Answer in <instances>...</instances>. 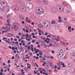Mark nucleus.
I'll return each mask as SVG.
<instances>
[{
    "label": "nucleus",
    "instance_id": "nucleus-12",
    "mask_svg": "<svg viewBox=\"0 0 75 75\" xmlns=\"http://www.w3.org/2000/svg\"><path fill=\"white\" fill-rule=\"evenodd\" d=\"M10 29H11L10 28V27L8 28H6V32H8V31H10Z\"/></svg>",
    "mask_w": 75,
    "mask_h": 75
},
{
    "label": "nucleus",
    "instance_id": "nucleus-32",
    "mask_svg": "<svg viewBox=\"0 0 75 75\" xmlns=\"http://www.w3.org/2000/svg\"><path fill=\"white\" fill-rule=\"evenodd\" d=\"M10 17V14H8V15H7L6 17H7L8 18H9V17Z\"/></svg>",
    "mask_w": 75,
    "mask_h": 75
},
{
    "label": "nucleus",
    "instance_id": "nucleus-59",
    "mask_svg": "<svg viewBox=\"0 0 75 75\" xmlns=\"http://www.w3.org/2000/svg\"><path fill=\"white\" fill-rule=\"evenodd\" d=\"M61 17L60 16H59V20H61Z\"/></svg>",
    "mask_w": 75,
    "mask_h": 75
},
{
    "label": "nucleus",
    "instance_id": "nucleus-21",
    "mask_svg": "<svg viewBox=\"0 0 75 75\" xmlns=\"http://www.w3.org/2000/svg\"><path fill=\"white\" fill-rule=\"evenodd\" d=\"M33 58H36V59H39V57H37V56L36 57V56H33Z\"/></svg>",
    "mask_w": 75,
    "mask_h": 75
},
{
    "label": "nucleus",
    "instance_id": "nucleus-28",
    "mask_svg": "<svg viewBox=\"0 0 75 75\" xmlns=\"http://www.w3.org/2000/svg\"><path fill=\"white\" fill-rule=\"evenodd\" d=\"M61 43L62 45H65V43H64V42H63L62 41L61 42Z\"/></svg>",
    "mask_w": 75,
    "mask_h": 75
},
{
    "label": "nucleus",
    "instance_id": "nucleus-13",
    "mask_svg": "<svg viewBox=\"0 0 75 75\" xmlns=\"http://www.w3.org/2000/svg\"><path fill=\"white\" fill-rule=\"evenodd\" d=\"M26 22L28 23H31V21L29 19H27L26 20Z\"/></svg>",
    "mask_w": 75,
    "mask_h": 75
},
{
    "label": "nucleus",
    "instance_id": "nucleus-62",
    "mask_svg": "<svg viewBox=\"0 0 75 75\" xmlns=\"http://www.w3.org/2000/svg\"><path fill=\"white\" fill-rule=\"evenodd\" d=\"M3 73L2 72H1L0 73V75H3Z\"/></svg>",
    "mask_w": 75,
    "mask_h": 75
},
{
    "label": "nucleus",
    "instance_id": "nucleus-16",
    "mask_svg": "<svg viewBox=\"0 0 75 75\" xmlns=\"http://www.w3.org/2000/svg\"><path fill=\"white\" fill-rule=\"evenodd\" d=\"M16 57H17V58H18V59H20V56H18V54H16Z\"/></svg>",
    "mask_w": 75,
    "mask_h": 75
},
{
    "label": "nucleus",
    "instance_id": "nucleus-19",
    "mask_svg": "<svg viewBox=\"0 0 75 75\" xmlns=\"http://www.w3.org/2000/svg\"><path fill=\"white\" fill-rule=\"evenodd\" d=\"M38 26L40 27V28H43V27L42 26V25H41V24H38Z\"/></svg>",
    "mask_w": 75,
    "mask_h": 75
},
{
    "label": "nucleus",
    "instance_id": "nucleus-48",
    "mask_svg": "<svg viewBox=\"0 0 75 75\" xmlns=\"http://www.w3.org/2000/svg\"><path fill=\"white\" fill-rule=\"evenodd\" d=\"M39 54H40V55H43V54H42V53L41 52H40Z\"/></svg>",
    "mask_w": 75,
    "mask_h": 75
},
{
    "label": "nucleus",
    "instance_id": "nucleus-34",
    "mask_svg": "<svg viewBox=\"0 0 75 75\" xmlns=\"http://www.w3.org/2000/svg\"><path fill=\"white\" fill-rule=\"evenodd\" d=\"M20 19H21V20H24V18L20 16Z\"/></svg>",
    "mask_w": 75,
    "mask_h": 75
},
{
    "label": "nucleus",
    "instance_id": "nucleus-45",
    "mask_svg": "<svg viewBox=\"0 0 75 75\" xmlns=\"http://www.w3.org/2000/svg\"><path fill=\"white\" fill-rule=\"evenodd\" d=\"M29 53L30 54V55L31 56H33V54H32V53H31V52H29Z\"/></svg>",
    "mask_w": 75,
    "mask_h": 75
},
{
    "label": "nucleus",
    "instance_id": "nucleus-10",
    "mask_svg": "<svg viewBox=\"0 0 75 75\" xmlns=\"http://www.w3.org/2000/svg\"><path fill=\"white\" fill-rule=\"evenodd\" d=\"M58 56H60V58H61V57H62L64 56V54L62 53L61 54L60 53H58Z\"/></svg>",
    "mask_w": 75,
    "mask_h": 75
},
{
    "label": "nucleus",
    "instance_id": "nucleus-44",
    "mask_svg": "<svg viewBox=\"0 0 75 75\" xmlns=\"http://www.w3.org/2000/svg\"><path fill=\"white\" fill-rule=\"evenodd\" d=\"M28 48L29 50L30 49H31V47L30 46H28Z\"/></svg>",
    "mask_w": 75,
    "mask_h": 75
},
{
    "label": "nucleus",
    "instance_id": "nucleus-51",
    "mask_svg": "<svg viewBox=\"0 0 75 75\" xmlns=\"http://www.w3.org/2000/svg\"><path fill=\"white\" fill-rule=\"evenodd\" d=\"M1 72H3V69H1L0 70Z\"/></svg>",
    "mask_w": 75,
    "mask_h": 75
},
{
    "label": "nucleus",
    "instance_id": "nucleus-18",
    "mask_svg": "<svg viewBox=\"0 0 75 75\" xmlns=\"http://www.w3.org/2000/svg\"><path fill=\"white\" fill-rule=\"evenodd\" d=\"M16 57H17V58H18V59H20V56H18V54H16Z\"/></svg>",
    "mask_w": 75,
    "mask_h": 75
},
{
    "label": "nucleus",
    "instance_id": "nucleus-50",
    "mask_svg": "<svg viewBox=\"0 0 75 75\" xmlns=\"http://www.w3.org/2000/svg\"><path fill=\"white\" fill-rule=\"evenodd\" d=\"M34 74H37V72L35 71H33Z\"/></svg>",
    "mask_w": 75,
    "mask_h": 75
},
{
    "label": "nucleus",
    "instance_id": "nucleus-33",
    "mask_svg": "<svg viewBox=\"0 0 75 75\" xmlns=\"http://www.w3.org/2000/svg\"><path fill=\"white\" fill-rule=\"evenodd\" d=\"M2 4H5V2H2L1 3V5L2 6H3V5H2Z\"/></svg>",
    "mask_w": 75,
    "mask_h": 75
},
{
    "label": "nucleus",
    "instance_id": "nucleus-54",
    "mask_svg": "<svg viewBox=\"0 0 75 75\" xmlns=\"http://www.w3.org/2000/svg\"><path fill=\"white\" fill-rule=\"evenodd\" d=\"M51 59H53L54 58V57L52 56H51L50 57Z\"/></svg>",
    "mask_w": 75,
    "mask_h": 75
},
{
    "label": "nucleus",
    "instance_id": "nucleus-8",
    "mask_svg": "<svg viewBox=\"0 0 75 75\" xmlns=\"http://www.w3.org/2000/svg\"><path fill=\"white\" fill-rule=\"evenodd\" d=\"M70 57L72 59H73L75 57V53H73L70 55Z\"/></svg>",
    "mask_w": 75,
    "mask_h": 75
},
{
    "label": "nucleus",
    "instance_id": "nucleus-37",
    "mask_svg": "<svg viewBox=\"0 0 75 75\" xmlns=\"http://www.w3.org/2000/svg\"><path fill=\"white\" fill-rule=\"evenodd\" d=\"M28 34H27L26 35V38H28Z\"/></svg>",
    "mask_w": 75,
    "mask_h": 75
},
{
    "label": "nucleus",
    "instance_id": "nucleus-53",
    "mask_svg": "<svg viewBox=\"0 0 75 75\" xmlns=\"http://www.w3.org/2000/svg\"><path fill=\"white\" fill-rule=\"evenodd\" d=\"M52 40H56V38H52Z\"/></svg>",
    "mask_w": 75,
    "mask_h": 75
},
{
    "label": "nucleus",
    "instance_id": "nucleus-17",
    "mask_svg": "<svg viewBox=\"0 0 75 75\" xmlns=\"http://www.w3.org/2000/svg\"><path fill=\"white\" fill-rule=\"evenodd\" d=\"M16 57H17V58H18V59H20V56H18V54H16Z\"/></svg>",
    "mask_w": 75,
    "mask_h": 75
},
{
    "label": "nucleus",
    "instance_id": "nucleus-41",
    "mask_svg": "<svg viewBox=\"0 0 75 75\" xmlns=\"http://www.w3.org/2000/svg\"><path fill=\"white\" fill-rule=\"evenodd\" d=\"M12 50L13 51V50H15V47H12Z\"/></svg>",
    "mask_w": 75,
    "mask_h": 75
},
{
    "label": "nucleus",
    "instance_id": "nucleus-46",
    "mask_svg": "<svg viewBox=\"0 0 75 75\" xmlns=\"http://www.w3.org/2000/svg\"><path fill=\"white\" fill-rule=\"evenodd\" d=\"M16 44H18V42L17 41L15 42Z\"/></svg>",
    "mask_w": 75,
    "mask_h": 75
},
{
    "label": "nucleus",
    "instance_id": "nucleus-61",
    "mask_svg": "<svg viewBox=\"0 0 75 75\" xmlns=\"http://www.w3.org/2000/svg\"><path fill=\"white\" fill-rule=\"evenodd\" d=\"M16 38H20V36H16Z\"/></svg>",
    "mask_w": 75,
    "mask_h": 75
},
{
    "label": "nucleus",
    "instance_id": "nucleus-26",
    "mask_svg": "<svg viewBox=\"0 0 75 75\" xmlns=\"http://www.w3.org/2000/svg\"><path fill=\"white\" fill-rule=\"evenodd\" d=\"M41 8H40L38 7L36 9V11H37V10H38V11H40V10Z\"/></svg>",
    "mask_w": 75,
    "mask_h": 75
},
{
    "label": "nucleus",
    "instance_id": "nucleus-47",
    "mask_svg": "<svg viewBox=\"0 0 75 75\" xmlns=\"http://www.w3.org/2000/svg\"><path fill=\"white\" fill-rule=\"evenodd\" d=\"M7 70L8 72H10V68H8L7 69Z\"/></svg>",
    "mask_w": 75,
    "mask_h": 75
},
{
    "label": "nucleus",
    "instance_id": "nucleus-22",
    "mask_svg": "<svg viewBox=\"0 0 75 75\" xmlns=\"http://www.w3.org/2000/svg\"><path fill=\"white\" fill-rule=\"evenodd\" d=\"M51 23L52 24H55V21L54 20L52 21Z\"/></svg>",
    "mask_w": 75,
    "mask_h": 75
},
{
    "label": "nucleus",
    "instance_id": "nucleus-63",
    "mask_svg": "<svg viewBox=\"0 0 75 75\" xmlns=\"http://www.w3.org/2000/svg\"><path fill=\"white\" fill-rule=\"evenodd\" d=\"M13 38L11 37V41H13Z\"/></svg>",
    "mask_w": 75,
    "mask_h": 75
},
{
    "label": "nucleus",
    "instance_id": "nucleus-38",
    "mask_svg": "<svg viewBox=\"0 0 75 75\" xmlns=\"http://www.w3.org/2000/svg\"><path fill=\"white\" fill-rule=\"evenodd\" d=\"M59 23H62V20H61V19L59 20V21H58Z\"/></svg>",
    "mask_w": 75,
    "mask_h": 75
},
{
    "label": "nucleus",
    "instance_id": "nucleus-42",
    "mask_svg": "<svg viewBox=\"0 0 75 75\" xmlns=\"http://www.w3.org/2000/svg\"><path fill=\"white\" fill-rule=\"evenodd\" d=\"M54 68L55 69H57V65H55L54 67Z\"/></svg>",
    "mask_w": 75,
    "mask_h": 75
},
{
    "label": "nucleus",
    "instance_id": "nucleus-23",
    "mask_svg": "<svg viewBox=\"0 0 75 75\" xmlns=\"http://www.w3.org/2000/svg\"><path fill=\"white\" fill-rule=\"evenodd\" d=\"M42 69V70L43 71H44V72H45V69H42L41 68H39V70L40 71H41V70Z\"/></svg>",
    "mask_w": 75,
    "mask_h": 75
},
{
    "label": "nucleus",
    "instance_id": "nucleus-35",
    "mask_svg": "<svg viewBox=\"0 0 75 75\" xmlns=\"http://www.w3.org/2000/svg\"><path fill=\"white\" fill-rule=\"evenodd\" d=\"M37 3L40 4V0H37Z\"/></svg>",
    "mask_w": 75,
    "mask_h": 75
},
{
    "label": "nucleus",
    "instance_id": "nucleus-11",
    "mask_svg": "<svg viewBox=\"0 0 75 75\" xmlns=\"http://www.w3.org/2000/svg\"><path fill=\"white\" fill-rule=\"evenodd\" d=\"M13 35H14L11 33H8V37H13Z\"/></svg>",
    "mask_w": 75,
    "mask_h": 75
},
{
    "label": "nucleus",
    "instance_id": "nucleus-1",
    "mask_svg": "<svg viewBox=\"0 0 75 75\" xmlns=\"http://www.w3.org/2000/svg\"><path fill=\"white\" fill-rule=\"evenodd\" d=\"M41 8L42 11H40L39 12L37 11H36V13L38 15H41V14H44V12L45 11L44 10L42 9V8Z\"/></svg>",
    "mask_w": 75,
    "mask_h": 75
},
{
    "label": "nucleus",
    "instance_id": "nucleus-36",
    "mask_svg": "<svg viewBox=\"0 0 75 75\" xmlns=\"http://www.w3.org/2000/svg\"><path fill=\"white\" fill-rule=\"evenodd\" d=\"M54 44L55 45V46H59V45H58V44L56 43V42L54 43Z\"/></svg>",
    "mask_w": 75,
    "mask_h": 75
},
{
    "label": "nucleus",
    "instance_id": "nucleus-14",
    "mask_svg": "<svg viewBox=\"0 0 75 75\" xmlns=\"http://www.w3.org/2000/svg\"><path fill=\"white\" fill-rule=\"evenodd\" d=\"M49 25H50V27H51V23H50V24H47V26H45V27H46V28H47V27H49Z\"/></svg>",
    "mask_w": 75,
    "mask_h": 75
},
{
    "label": "nucleus",
    "instance_id": "nucleus-57",
    "mask_svg": "<svg viewBox=\"0 0 75 75\" xmlns=\"http://www.w3.org/2000/svg\"><path fill=\"white\" fill-rule=\"evenodd\" d=\"M22 75H24V74H25V73L24 72V71L23 72H22Z\"/></svg>",
    "mask_w": 75,
    "mask_h": 75
},
{
    "label": "nucleus",
    "instance_id": "nucleus-4",
    "mask_svg": "<svg viewBox=\"0 0 75 75\" xmlns=\"http://www.w3.org/2000/svg\"><path fill=\"white\" fill-rule=\"evenodd\" d=\"M51 12L52 13H57V10L55 8L53 7L51 9Z\"/></svg>",
    "mask_w": 75,
    "mask_h": 75
},
{
    "label": "nucleus",
    "instance_id": "nucleus-9",
    "mask_svg": "<svg viewBox=\"0 0 75 75\" xmlns=\"http://www.w3.org/2000/svg\"><path fill=\"white\" fill-rule=\"evenodd\" d=\"M44 4L45 5H47L48 4V2L47 0H45V1H44Z\"/></svg>",
    "mask_w": 75,
    "mask_h": 75
},
{
    "label": "nucleus",
    "instance_id": "nucleus-27",
    "mask_svg": "<svg viewBox=\"0 0 75 75\" xmlns=\"http://www.w3.org/2000/svg\"><path fill=\"white\" fill-rule=\"evenodd\" d=\"M6 42H7V43H8L9 44H11V42H9L7 40H6Z\"/></svg>",
    "mask_w": 75,
    "mask_h": 75
},
{
    "label": "nucleus",
    "instance_id": "nucleus-52",
    "mask_svg": "<svg viewBox=\"0 0 75 75\" xmlns=\"http://www.w3.org/2000/svg\"><path fill=\"white\" fill-rule=\"evenodd\" d=\"M8 25L9 27H10V26H11V25H10V23H8Z\"/></svg>",
    "mask_w": 75,
    "mask_h": 75
},
{
    "label": "nucleus",
    "instance_id": "nucleus-40",
    "mask_svg": "<svg viewBox=\"0 0 75 75\" xmlns=\"http://www.w3.org/2000/svg\"><path fill=\"white\" fill-rule=\"evenodd\" d=\"M26 40H27V41H31V39H26Z\"/></svg>",
    "mask_w": 75,
    "mask_h": 75
},
{
    "label": "nucleus",
    "instance_id": "nucleus-2",
    "mask_svg": "<svg viewBox=\"0 0 75 75\" xmlns=\"http://www.w3.org/2000/svg\"><path fill=\"white\" fill-rule=\"evenodd\" d=\"M57 10H58V9L59 10H60V12H64V8L61 6H57Z\"/></svg>",
    "mask_w": 75,
    "mask_h": 75
},
{
    "label": "nucleus",
    "instance_id": "nucleus-60",
    "mask_svg": "<svg viewBox=\"0 0 75 75\" xmlns=\"http://www.w3.org/2000/svg\"><path fill=\"white\" fill-rule=\"evenodd\" d=\"M8 63H10V60H8L7 62Z\"/></svg>",
    "mask_w": 75,
    "mask_h": 75
},
{
    "label": "nucleus",
    "instance_id": "nucleus-20",
    "mask_svg": "<svg viewBox=\"0 0 75 75\" xmlns=\"http://www.w3.org/2000/svg\"><path fill=\"white\" fill-rule=\"evenodd\" d=\"M66 12L67 13H70V11L68 9H66Z\"/></svg>",
    "mask_w": 75,
    "mask_h": 75
},
{
    "label": "nucleus",
    "instance_id": "nucleus-5",
    "mask_svg": "<svg viewBox=\"0 0 75 75\" xmlns=\"http://www.w3.org/2000/svg\"><path fill=\"white\" fill-rule=\"evenodd\" d=\"M43 24L44 25H45V26L46 24L47 25V24H50V22L48 21H45L43 22Z\"/></svg>",
    "mask_w": 75,
    "mask_h": 75
},
{
    "label": "nucleus",
    "instance_id": "nucleus-39",
    "mask_svg": "<svg viewBox=\"0 0 75 75\" xmlns=\"http://www.w3.org/2000/svg\"><path fill=\"white\" fill-rule=\"evenodd\" d=\"M7 26H6L5 27H4V30H6V29H7Z\"/></svg>",
    "mask_w": 75,
    "mask_h": 75
},
{
    "label": "nucleus",
    "instance_id": "nucleus-56",
    "mask_svg": "<svg viewBox=\"0 0 75 75\" xmlns=\"http://www.w3.org/2000/svg\"><path fill=\"white\" fill-rule=\"evenodd\" d=\"M52 54H54V53H55V52L54 50H52Z\"/></svg>",
    "mask_w": 75,
    "mask_h": 75
},
{
    "label": "nucleus",
    "instance_id": "nucleus-30",
    "mask_svg": "<svg viewBox=\"0 0 75 75\" xmlns=\"http://www.w3.org/2000/svg\"><path fill=\"white\" fill-rule=\"evenodd\" d=\"M68 29L69 30H71V26H69L68 27Z\"/></svg>",
    "mask_w": 75,
    "mask_h": 75
},
{
    "label": "nucleus",
    "instance_id": "nucleus-49",
    "mask_svg": "<svg viewBox=\"0 0 75 75\" xmlns=\"http://www.w3.org/2000/svg\"><path fill=\"white\" fill-rule=\"evenodd\" d=\"M56 40L57 41H60V40H59V39H56Z\"/></svg>",
    "mask_w": 75,
    "mask_h": 75
},
{
    "label": "nucleus",
    "instance_id": "nucleus-24",
    "mask_svg": "<svg viewBox=\"0 0 75 75\" xmlns=\"http://www.w3.org/2000/svg\"><path fill=\"white\" fill-rule=\"evenodd\" d=\"M24 69H25V70L26 71V72H27V70L28 69V67H25L24 68Z\"/></svg>",
    "mask_w": 75,
    "mask_h": 75
},
{
    "label": "nucleus",
    "instance_id": "nucleus-64",
    "mask_svg": "<svg viewBox=\"0 0 75 75\" xmlns=\"http://www.w3.org/2000/svg\"><path fill=\"white\" fill-rule=\"evenodd\" d=\"M49 45L50 47H52V44H49Z\"/></svg>",
    "mask_w": 75,
    "mask_h": 75
},
{
    "label": "nucleus",
    "instance_id": "nucleus-31",
    "mask_svg": "<svg viewBox=\"0 0 75 75\" xmlns=\"http://www.w3.org/2000/svg\"><path fill=\"white\" fill-rule=\"evenodd\" d=\"M7 24L10 23V20L9 19H8L7 21Z\"/></svg>",
    "mask_w": 75,
    "mask_h": 75
},
{
    "label": "nucleus",
    "instance_id": "nucleus-29",
    "mask_svg": "<svg viewBox=\"0 0 75 75\" xmlns=\"http://www.w3.org/2000/svg\"><path fill=\"white\" fill-rule=\"evenodd\" d=\"M17 1H16V3H20V2H21V0H17Z\"/></svg>",
    "mask_w": 75,
    "mask_h": 75
},
{
    "label": "nucleus",
    "instance_id": "nucleus-6",
    "mask_svg": "<svg viewBox=\"0 0 75 75\" xmlns=\"http://www.w3.org/2000/svg\"><path fill=\"white\" fill-rule=\"evenodd\" d=\"M13 10L14 11H18L19 10V8L18 7V6H15V8Z\"/></svg>",
    "mask_w": 75,
    "mask_h": 75
},
{
    "label": "nucleus",
    "instance_id": "nucleus-15",
    "mask_svg": "<svg viewBox=\"0 0 75 75\" xmlns=\"http://www.w3.org/2000/svg\"><path fill=\"white\" fill-rule=\"evenodd\" d=\"M61 65L63 66L62 67L63 68H65L66 66L65 65V64H64V63H62L61 64Z\"/></svg>",
    "mask_w": 75,
    "mask_h": 75
},
{
    "label": "nucleus",
    "instance_id": "nucleus-25",
    "mask_svg": "<svg viewBox=\"0 0 75 75\" xmlns=\"http://www.w3.org/2000/svg\"><path fill=\"white\" fill-rule=\"evenodd\" d=\"M18 48H19V49H20V50H23V47H18Z\"/></svg>",
    "mask_w": 75,
    "mask_h": 75
},
{
    "label": "nucleus",
    "instance_id": "nucleus-43",
    "mask_svg": "<svg viewBox=\"0 0 75 75\" xmlns=\"http://www.w3.org/2000/svg\"><path fill=\"white\" fill-rule=\"evenodd\" d=\"M33 48H34L33 47H31L32 51V52H33V51H34V49Z\"/></svg>",
    "mask_w": 75,
    "mask_h": 75
},
{
    "label": "nucleus",
    "instance_id": "nucleus-55",
    "mask_svg": "<svg viewBox=\"0 0 75 75\" xmlns=\"http://www.w3.org/2000/svg\"><path fill=\"white\" fill-rule=\"evenodd\" d=\"M60 69L61 68L59 67H58L57 68V69H58V70H60Z\"/></svg>",
    "mask_w": 75,
    "mask_h": 75
},
{
    "label": "nucleus",
    "instance_id": "nucleus-58",
    "mask_svg": "<svg viewBox=\"0 0 75 75\" xmlns=\"http://www.w3.org/2000/svg\"><path fill=\"white\" fill-rule=\"evenodd\" d=\"M24 21H23L22 22H21V23H22L23 24H24Z\"/></svg>",
    "mask_w": 75,
    "mask_h": 75
},
{
    "label": "nucleus",
    "instance_id": "nucleus-7",
    "mask_svg": "<svg viewBox=\"0 0 75 75\" xmlns=\"http://www.w3.org/2000/svg\"><path fill=\"white\" fill-rule=\"evenodd\" d=\"M62 4L65 7H67L68 6V4H67V2L65 1H63L62 3Z\"/></svg>",
    "mask_w": 75,
    "mask_h": 75
},
{
    "label": "nucleus",
    "instance_id": "nucleus-3",
    "mask_svg": "<svg viewBox=\"0 0 75 75\" xmlns=\"http://www.w3.org/2000/svg\"><path fill=\"white\" fill-rule=\"evenodd\" d=\"M20 8L21 10L22 11L24 12V11H26V7L25 6H21L20 7Z\"/></svg>",
    "mask_w": 75,
    "mask_h": 75
}]
</instances>
